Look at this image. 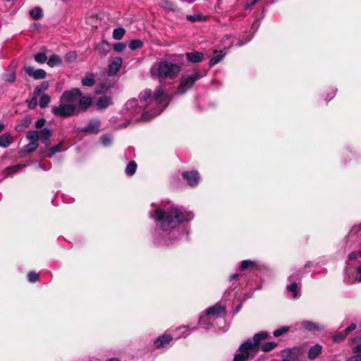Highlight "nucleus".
<instances>
[{
  "label": "nucleus",
  "instance_id": "f704fd0d",
  "mask_svg": "<svg viewBox=\"0 0 361 361\" xmlns=\"http://www.w3.org/2000/svg\"><path fill=\"white\" fill-rule=\"evenodd\" d=\"M276 345H277V343L276 342L269 341V342H266L265 343H264L262 345L261 349L264 352H269V351H271V350L274 349L276 347Z\"/></svg>",
  "mask_w": 361,
  "mask_h": 361
},
{
  "label": "nucleus",
  "instance_id": "79ce46f5",
  "mask_svg": "<svg viewBox=\"0 0 361 361\" xmlns=\"http://www.w3.org/2000/svg\"><path fill=\"white\" fill-rule=\"evenodd\" d=\"M28 281L31 283H35L39 281V276L35 271H30L27 274Z\"/></svg>",
  "mask_w": 361,
  "mask_h": 361
},
{
  "label": "nucleus",
  "instance_id": "aec40b11",
  "mask_svg": "<svg viewBox=\"0 0 361 361\" xmlns=\"http://www.w3.org/2000/svg\"><path fill=\"white\" fill-rule=\"evenodd\" d=\"M301 326L309 331H322L324 327L310 321H303L301 322Z\"/></svg>",
  "mask_w": 361,
  "mask_h": 361
},
{
  "label": "nucleus",
  "instance_id": "c85d7f7f",
  "mask_svg": "<svg viewBox=\"0 0 361 361\" xmlns=\"http://www.w3.org/2000/svg\"><path fill=\"white\" fill-rule=\"evenodd\" d=\"M49 87V82L47 81H43L39 85L37 86L33 94L35 96H39L40 94L47 90Z\"/></svg>",
  "mask_w": 361,
  "mask_h": 361
},
{
  "label": "nucleus",
  "instance_id": "4468645a",
  "mask_svg": "<svg viewBox=\"0 0 361 361\" xmlns=\"http://www.w3.org/2000/svg\"><path fill=\"white\" fill-rule=\"evenodd\" d=\"M37 133V142L39 140L45 145V146H48L49 145V139L52 135V131L49 128H42L39 131L34 130Z\"/></svg>",
  "mask_w": 361,
  "mask_h": 361
},
{
  "label": "nucleus",
  "instance_id": "ea45409f",
  "mask_svg": "<svg viewBox=\"0 0 361 361\" xmlns=\"http://www.w3.org/2000/svg\"><path fill=\"white\" fill-rule=\"evenodd\" d=\"M347 335L348 334H346L345 331V333L341 332V331L337 332L333 336V341L336 343H339L341 341H343L346 337Z\"/></svg>",
  "mask_w": 361,
  "mask_h": 361
},
{
  "label": "nucleus",
  "instance_id": "37998d69",
  "mask_svg": "<svg viewBox=\"0 0 361 361\" xmlns=\"http://www.w3.org/2000/svg\"><path fill=\"white\" fill-rule=\"evenodd\" d=\"M77 58V54L75 51H70L66 55V61L68 63L73 62Z\"/></svg>",
  "mask_w": 361,
  "mask_h": 361
},
{
  "label": "nucleus",
  "instance_id": "ddd939ff",
  "mask_svg": "<svg viewBox=\"0 0 361 361\" xmlns=\"http://www.w3.org/2000/svg\"><path fill=\"white\" fill-rule=\"evenodd\" d=\"M25 73L35 80L44 79L46 78L47 73L43 69H35L32 66L25 68Z\"/></svg>",
  "mask_w": 361,
  "mask_h": 361
},
{
  "label": "nucleus",
  "instance_id": "0eeeda50",
  "mask_svg": "<svg viewBox=\"0 0 361 361\" xmlns=\"http://www.w3.org/2000/svg\"><path fill=\"white\" fill-rule=\"evenodd\" d=\"M358 257H361V250L357 252H353L348 255V259L347 262V268L345 272V279L350 283H355L356 282H361V263H359V266L357 267L356 271L352 269V262L357 259Z\"/></svg>",
  "mask_w": 361,
  "mask_h": 361
},
{
  "label": "nucleus",
  "instance_id": "6e6d98bb",
  "mask_svg": "<svg viewBox=\"0 0 361 361\" xmlns=\"http://www.w3.org/2000/svg\"><path fill=\"white\" fill-rule=\"evenodd\" d=\"M106 361H120V360L116 357H112V358L109 359Z\"/></svg>",
  "mask_w": 361,
  "mask_h": 361
},
{
  "label": "nucleus",
  "instance_id": "393cba45",
  "mask_svg": "<svg viewBox=\"0 0 361 361\" xmlns=\"http://www.w3.org/2000/svg\"><path fill=\"white\" fill-rule=\"evenodd\" d=\"M83 86L92 87L95 82V76L93 73L87 74L81 80Z\"/></svg>",
  "mask_w": 361,
  "mask_h": 361
},
{
  "label": "nucleus",
  "instance_id": "2f4dec72",
  "mask_svg": "<svg viewBox=\"0 0 361 361\" xmlns=\"http://www.w3.org/2000/svg\"><path fill=\"white\" fill-rule=\"evenodd\" d=\"M24 164H17L15 166H8L5 169L6 176H9L16 173L19 169L24 167Z\"/></svg>",
  "mask_w": 361,
  "mask_h": 361
},
{
  "label": "nucleus",
  "instance_id": "de8ad7c7",
  "mask_svg": "<svg viewBox=\"0 0 361 361\" xmlns=\"http://www.w3.org/2000/svg\"><path fill=\"white\" fill-rule=\"evenodd\" d=\"M39 96H35L34 95V97L30 100L29 103H28V107L31 109H34L36 107L37 104V97Z\"/></svg>",
  "mask_w": 361,
  "mask_h": 361
},
{
  "label": "nucleus",
  "instance_id": "603ef678",
  "mask_svg": "<svg viewBox=\"0 0 361 361\" xmlns=\"http://www.w3.org/2000/svg\"><path fill=\"white\" fill-rule=\"evenodd\" d=\"M166 7L169 9L175 10V8L173 6V4L170 1H166Z\"/></svg>",
  "mask_w": 361,
  "mask_h": 361
},
{
  "label": "nucleus",
  "instance_id": "dca6fc26",
  "mask_svg": "<svg viewBox=\"0 0 361 361\" xmlns=\"http://www.w3.org/2000/svg\"><path fill=\"white\" fill-rule=\"evenodd\" d=\"M173 338L171 335L164 334L155 339L154 345L156 348H160L166 346Z\"/></svg>",
  "mask_w": 361,
  "mask_h": 361
},
{
  "label": "nucleus",
  "instance_id": "13d9d810",
  "mask_svg": "<svg viewBox=\"0 0 361 361\" xmlns=\"http://www.w3.org/2000/svg\"><path fill=\"white\" fill-rule=\"evenodd\" d=\"M245 42H239V43H238L237 44H238V46H242V45H243V44H245Z\"/></svg>",
  "mask_w": 361,
  "mask_h": 361
},
{
  "label": "nucleus",
  "instance_id": "473e14b6",
  "mask_svg": "<svg viewBox=\"0 0 361 361\" xmlns=\"http://www.w3.org/2000/svg\"><path fill=\"white\" fill-rule=\"evenodd\" d=\"M186 19L192 23H195L204 20L205 17L200 13H195L193 15H188Z\"/></svg>",
  "mask_w": 361,
  "mask_h": 361
},
{
  "label": "nucleus",
  "instance_id": "1a4fd4ad",
  "mask_svg": "<svg viewBox=\"0 0 361 361\" xmlns=\"http://www.w3.org/2000/svg\"><path fill=\"white\" fill-rule=\"evenodd\" d=\"M300 279L299 274H293L288 278V281L290 282V285L286 287L287 290L292 293V298L297 299L300 296L299 284L297 281Z\"/></svg>",
  "mask_w": 361,
  "mask_h": 361
},
{
  "label": "nucleus",
  "instance_id": "4c0bfd02",
  "mask_svg": "<svg viewBox=\"0 0 361 361\" xmlns=\"http://www.w3.org/2000/svg\"><path fill=\"white\" fill-rule=\"evenodd\" d=\"M16 73L13 71H9L4 75V79L6 82L13 83L16 80Z\"/></svg>",
  "mask_w": 361,
  "mask_h": 361
},
{
  "label": "nucleus",
  "instance_id": "c03bdc74",
  "mask_svg": "<svg viewBox=\"0 0 361 361\" xmlns=\"http://www.w3.org/2000/svg\"><path fill=\"white\" fill-rule=\"evenodd\" d=\"M176 331H181V334L179 335L178 337H181V336L185 337L189 335L188 329V326H180V327L176 329Z\"/></svg>",
  "mask_w": 361,
  "mask_h": 361
},
{
  "label": "nucleus",
  "instance_id": "864d4df0",
  "mask_svg": "<svg viewBox=\"0 0 361 361\" xmlns=\"http://www.w3.org/2000/svg\"><path fill=\"white\" fill-rule=\"evenodd\" d=\"M259 25V23L258 20H255L252 23V28L255 29V30H256L258 28Z\"/></svg>",
  "mask_w": 361,
  "mask_h": 361
},
{
  "label": "nucleus",
  "instance_id": "69168bd1",
  "mask_svg": "<svg viewBox=\"0 0 361 361\" xmlns=\"http://www.w3.org/2000/svg\"><path fill=\"white\" fill-rule=\"evenodd\" d=\"M102 45H108L106 43H103Z\"/></svg>",
  "mask_w": 361,
  "mask_h": 361
},
{
  "label": "nucleus",
  "instance_id": "f8f14e48",
  "mask_svg": "<svg viewBox=\"0 0 361 361\" xmlns=\"http://www.w3.org/2000/svg\"><path fill=\"white\" fill-rule=\"evenodd\" d=\"M101 121L99 119H92L90 121L87 126L80 129V132L88 133L90 134H97L100 130Z\"/></svg>",
  "mask_w": 361,
  "mask_h": 361
},
{
  "label": "nucleus",
  "instance_id": "6e6552de",
  "mask_svg": "<svg viewBox=\"0 0 361 361\" xmlns=\"http://www.w3.org/2000/svg\"><path fill=\"white\" fill-rule=\"evenodd\" d=\"M200 78V73L197 71H195L190 74L183 75L180 78V85L178 87V94H184Z\"/></svg>",
  "mask_w": 361,
  "mask_h": 361
},
{
  "label": "nucleus",
  "instance_id": "5701e85b",
  "mask_svg": "<svg viewBox=\"0 0 361 361\" xmlns=\"http://www.w3.org/2000/svg\"><path fill=\"white\" fill-rule=\"evenodd\" d=\"M66 148L62 147V143H59L54 147L48 148L44 152V154L47 157H51L55 153L66 151Z\"/></svg>",
  "mask_w": 361,
  "mask_h": 361
},
{
  "label": "nucleus",
  "instance_id": "412c9836",
  "mask_svg": "<svg viewBox=\"0 0 361 361\" xmlns=\"http://www.w3.org/2000/svg\"><path fill=\"white\" fill-rule=\"evenodd\" d=\"M112 104L111 98L109 96H103L99 97L96 103L98 109H106Z\"/></svg>",
  "mask_w": 361,
  "mask_h": 361
},
{
  "label": "nucleus",
  "instance_id": "3c124183",
  "mask_svg": "<svg viewBox=\"0 0 361 361\" xmlns=\"http://www.w3.org/2000/svg\"><path fill=\"white\" fill-rule=\"evenodd\" d=\"M356 324H351L345 330L347 334H348L350 331L355 330L356 329Z\"/></svg>",
  "mask_w": 361,
  "mask_h": 361
},
{
  "label": "nucleus",
  "instance_id": "f3484780",
  "mask_svg": "<svg viewBox=\"0 0 361 361\" xmlns=\"http://www.w3.org/2000/svg\"><path fill=\"white\" fill-rule=\"evenodd\" d=\"M123 60L121 57H116L109 64L108 73L112 76L117 73L122 66Z\"/></svg>",
  "mask_w": 361,
  "mask_h": 361
},
{
  "label": "nucleus",
  "instance_id": "9d476101",
  "mask_svg": "<svg viewBox=\"0 0 361 361\" xmlns=\"http://www.w3.org/2000/svg\"><path fill=\"white\" fill-rule=\"evenodd\" d=\"M26 137L30 142L23 147V152L30 154L35 152L39 146L37 133L28 131L26 134Z\"/></svg>",
  "mask_w": 361,
  "mask_h": 361
},
{
  "label": "nucleus",
  "instance_id": "39448f33",
  "mask_svg": "<svg viewBox=\"0 0 361 361\" xmlns=\"http://www.w3.org/2000/svg\"><path fill=\"white\" fill-rule=\"evenodd\" d=\"M268 336L269 334L266 331L255 334L253 341L249 339L240 345L238 353L234 356L233 361H246L249 358L254 357L258 352L261 341Z\"/></svg>",
  "mask_w": 361,
  "mask_h": 361
},
{
  "label": "nucleus",
  "instance_id": "49530a36",
  "mask_svg": "<svg viewBox=\"0 0 361 361\" xmlns=\"http://www.w3.org/2000/svg\"><path fill=\"white\" fill-rule=\"evenodd\" d=\"M288 327H281L279 329H276L274 331V336H276V337H278V336H281L283 334L286 333V331H288Z\"/></svg>",
  "mask_w": 361,
  "mask_h": 361
},
{
  "label": "nucleus",
  "instance_id": "0e129e2a",
  "mask_svg": "<svg viewBox=\"0 0 361 361\" xmlns=\"http://www.w3.org/2000/svg\"><path fill=\"white\" fill-rule=\"evenodd\" d=\"M240 308V305H239V306L238 307V310H237V311H238Z\"/></svg>",
  "mask_w": 361,
  "mask_h": 361
},
{
  "label": "nucleus",
  "instance_id": "2eb2a0df",
  "mask_svg": "<svg viewBox=\"0 0 361 361\" xmlns=\"http://www.w3.org/2000/svg\"><path fill=\"white\" fill-rule=\"evenodd\" d=\"M92 104V99L90 97L82 96V92L80 91V94L78 97V100L77 102L78 108V114L81 111H85Z\"/></svg>",
  "mask_w": 361,
  "mask_h": 361
},
{
  "label": "nucleus",
  "instance_id": "5fc2aeb1",
  "mask_svg": "<svg viewBox=\"0 0 361 361\" xmlns=\"http://www.w3.org/2000/svg\"><path fill=\"white\" fill-rule=\"evenodd\" d=\"M239 276L238 274H234L230 276V280H233L237 279Z\"/></svg>",
  "mask_w": 361,
  "mask_h": 361
},
{
  "label": "nucleus",
  "instance_id": "4d7b16f0",
  "mask_svg": "<svg viewBox=\"0 0 361 361\" xmlns=\"http://www.w3.org/2000/svg\"><path fill=\"white\" fill-rule=\"evenodd\" d=\"M4 128V125L3 123H0V132H1Z\"/></svg>",
  "mask_w": 361,
  "mask_h": 361
},
{
  "label": "nucleus",
  "instance_id": "a878e982",
  "mask_svg": "<svg viewBox=\"0 0 361 361\" xmlns=\"http://www.w3.org/2000/svg\"><path fill=\"white\" fill-rule=\"evenodd\" d=\"M12 142V138L9 133H4L0 136V147L6 148Z\"/></svg>",
  "mask_w": 361,
  "mask_h": 361
},
{
  "label": "nucleus",
  "instance_id": "8fccbe9b",
  "mask_svg": "<svg viewBox=\"0 0 361 361\" xmlns=\"http://www.w3.org/2000/svg\"><path fill=\"white\" fill-rule=\"evenodd\" d=\"M300 355V352H289L288 357L293 360H297Z\"/></svg>",
  "mask_w": 361,
  "mask_h": 361
},
{
  "label": "nucleus",
  "instance_id": "a18cd8bd",
  "mask_svg": "<svg viewBox=\"0 0 361 361\" xmlns=\"http://www.w3.org/2000/svg\"><path fill=\"white\" fill-rule=\"evenodd\" d=\"M126 48V44L123 42H118L114 45V49L117 52H121Z\"/></svg>",
  "mask_w": 361,
  "mask_h": 361
},
{
  "label": "nucleus",
  "instance_id": "b1692460",
  "mask_svg": "<svg viewBox=\"0 0 361 361\" xmlns=\"http://www.w3.org/2000/svg\"><path fill=\"white\" fill-rule=\"evenodd\" d=\"M47 64L50 67H54L62 64V59L57 54H52L47 59Z\"/></svg>",
  "mask_w": 361,
  "mask_h": 361
},
{
  "label": "nucleus",
  "instance_id": "4be33fe9",
  "mask_svg": "<svg viewBox=\"0 0 361 361\" xmlns=\"http://www.w3.org/2000/svg\"><path fill=\"white\" fill-rule=\"evenodd\" d=\"M322 346L319 344H316L314 346H312L308 352V358L311 360L317 358L322 353Z\"/></svg>",
  "mask_w": 361,
  "mask_h": 361
},
{
  "label": "nucleus",
  "instance_id": "a211bd4d",
  "mask_svg": "<svg viewBox=\"0 0 361 361\" xmlns=\"http://www.w3.org/2000/svg\"><path fill=\"white\" fill-rule=\"evenodd\" d=\"M185 57L191 63H199L203 60L204 54L198 51L188 52L185 54Z\"/></svg>",
  "mask_w": 361,
  "mask_h": 361
},
{
  "label": "nucleus",
  "instance_id": "f257e3e1",
  "mask_svg": "<svg viewBox=\"0 0 361 361\" xmlns=\"http://www.w3.org/2000/svg\"><path fill=\"white\" fill-rule=\"evenodd\" d=\"M152 207L149 217L157 222L153 238L161 245H169L176 241L180 235V224L195 217L192 212L170 202H161L158 207L152 203Z\"/></svg>",
  "mask_w": 361,
  "mask_h": 361
},
{
  "label": "nucleus",
  "instance_id": "72a5a7b5",
  "mask_svg": "<svg viewBox=\"0 0 361 361\" xmlns=\"http://www.w3.org/2000/svg\"><path fill=\"white\" fill-rule=\"evenodd\" d=\"M126 32V30L123 27L115 28L113 31V38L115 39H121L123 38Z\"/></svg>",
  "mask_w": 361,
  "mask_h": 361
},
{
  "label": "nucleus",
  "instance_id": "423d86ee",
  "mask_svg": "<svg viewBox=\"0 0 361 361\" xmlns=\"http://www.w3.org/2000/svg\"><path fill=\"white\" fill-rule=\"evenodd\" d=\"M225 314L224 307L217 303L204 311V314L200 317L199 323L208 329L215 319L224 317Z\"/></svg>",
  "mask_w": 361,
  "mask_h": 361
},
{
  "label": "nucleus",
  "instance_id": "58836bf2",
  "mask_svg": "<svg viewBox=\"0 0 361 361\" xmlns=\"http://www.w3.org/2000/svg\"><path fill=\"white\" fill-rule=\"evenodd\" d=\"M35 60L37 63L42 64L47 61V57L44 53H38L35 55Z\"/></svg>",
  "mask_w": 361,
  "mask_h": 361
},
{
  "label": "nucleus",
  "instance_id": "e433bc0d",
  "mask_svg": "<svg viewBox=\"0 0 361 361\" xmlns=\"http://www.w3.org/2000/svg\"><path fill=\"white\" fill-rule=\"evenodd\" d=\"M142 45H143V42L141 40L133 39L130 42L128 46L131 50H135L137 49L142 47Z\"/></svg>",
  "mask_w": 361,
  "mask_h": 361
},
{
  "label": "nucleus",
  "instance_id": "c756f323",
  "mask_svg": "<svg viewBox=\"0 0 361 361\" xmlns=\"http://www.w3.org/2000/svg\"><path fill=\"white\" fill-rule=\"evenodd\" d=\"M137 169V164L135 161H130L126 168V173L128 176H133L135 174Z\"/></svg>",
  "mask_w": 361,
  "mask_h": 361
},
{
  "label": "nucleus",
  "instance_id": "20e7f679",
  "mask_svg": "<svg viewBox=\"0 0 361 361\" xmlns=\"http://www.w3.org/2000/svg\"><path fill=\"white\" fill-rule=\"evenodd\" d=\"M180 71V66L178 64L167 60L159 61L150 68L152 78L158 80L160 83L165 80L175 79Z\"/></svg>",
  "mask_w": 361,
  "mask_h": 361
},
{
  "label": "nucleus",
  "instance_id": "680f3d73",
  "mask_svg": "<svg viewBox=\"0 0 361 361\" xmlns=\"http://www.w3.org/2000/svg\"><path fill=\"white\" fill-rule=\"evenodd\" d=\"M39 168L44 169L40 164L38 165Z\"/></svg>",
  "mask_w": 361,
  "mask_h": 361
},
{
  "label": "nucleus",
  "instance_id": "09e8293b",
  "mask_svg": "<svg viewBox=\"0 0 361 361\" xmlns=\"http://www.w3.org/2000/svg\"><path fill=\"white\" fill-rule=\"evenodd\" d=\"M45 123L46 120L44 118H40L35 122V126L37 128L41 129L44 127Z\"/></svg>",
  "mask_w": 361,
  "mask_h": 361
},
{
  "label": "nucleus",
  "instance_id": "cd10ccee",
  "mask_svg": "<svg viewBox=\"0 0 361 361\" xmlns=\"http://www.w3.org/2000/svg\"><path fill=\"white\" fill-rule=\"evenodd\" d=\"M353 353L355 355L349 357L347 361H361V343L354 348Z\"/></svg>",
  "mask_w": 361,
  "mask_h": 361
},
{
  "label": "nucleus",
  "instance_id": "e2e57ef3",
  "mask_svg": "<svg viewBox=\"0 0 361 361\" xmlns=\"http://www.w3.org/2000/svg\"><path fill=\"white\" fill-rule=\"evenodd\" d=\"M309 267V264H305V267L306 268V267Z\"/></svg>",
  "mask_w": 361,
  "mask_h": 361
},
{
  "label": "nucleus",
  "instance_id": "6ab92c4d",
  "mask_svg": "<svg viewBox=\"0 0 361 361\" xmlns=\"http://www.w3.org/2000/svg\"><path fill=\"white\" fill-rule=\"evenodd\" d=\"M214 56H212L209 61V66L212 67L219 63L226 54V51L224 50L214 51Z\"/></svg>",
  "mask_w": 361,
  "mask_h": 361
},
{
  "label": "nucleus",
  "instance_id": "7ed1b4c3",
  "mask_svg": "<svg viewBox=\"0 0 361 361\" xmlns=\"http://www.w3.org/2000/svg\"><path fill=\"white\" fill-rule=\"evenodd\" d=\"M80 94V90L78 88L63 92L59 105L52 106L51 113L56 116L63 118L78 114L77 102Z\"/></svg>",
  "mask_w": 361,
  "mask_h": 361
},
{
  "label": "nucleus",
  "instance_id": "bb28decb",
  "mask_svg": "<svg viewBox=\"0 0 361 361\" xmlns=\"http://www.w3.org/2000/svg\"><path fill=\"white\" fill-rule=\"evenodd\" d=\"M257 264L255 261L246 259V260H243L241 262L240 266V269L242 271L245 270L247 269H252L257 268Z\"/></svg>",
  "mask_w": 361,
  "mask_h": 361
},
{
  "label": "nucleus",
  "instance_id": "bf43d9fd",
  "mask_svg": "<svg viewBox=\"0 0 361 361\" xmlns=\"http://www.w3.org/2000/svg\"><path fill=\"white\" fill-rule=\"evenodd\" d=\"M188 3H192L195 0H186Z\"/></svg>",
  "mask_w": 361,
  "mask_h": 361
},
{
  "label": "nucleus",
  "instance_id": "052dcab7",
  "mask_svg": "<svg viewBox=\"0 0 361 361\" xmlns=\"http://www.w3.org/2000/svg\"><path fill=\"white\" fill-rule=\"evenodd\" d=\"M281 361H290V360H288V359H283V360H282Z\"/></svg>",
  "mask_w": 361,
  "mask_h": 361
},
{
  "label": "nucleus",
  "instance_id": "a19ab883",
  "mask_svg": "<svg viewBox=\"0 0 361 361\" xmlns=\"http://www.w3.org/2000/svg\"><path fill=\"white\" fill-rule=\"evenodd\" d=\"M100 140L104 147L109 146L112 142V137L107 135H102Z\"/></svg>",
  "mask_w": 361,
  "mask_h": 361
},
{
  "label": "nucleus",
  "instance_id": "f03ea898",
  "mask_svg": "<svg viewBox=\"0 0 361 361\" xmlns=\"http://www.w3.org/2000/svg\"><path fill=\"white\" fill-rule=\"evenodd\" d=\"M169 102V97L164 92L161 87L156 90L154 96L152 90L147 89L140 94V104L135 99H129L122 111L133 122L148 121L160 114Z\"/></svg>",
  "mask_w": 361,
  "mask_h": 361
},
{
  "label": "nucleus",
  "instance_id": "c9c22d12",
  "mask_svg": "<svg viewBox=\"0 0 361 361\" xmlns=\"http://www.w3.org/2000/svg\"><path fill=\"white\" fill-rule=\"evenodd\" d=\"M50 102V97L48 94H42L40 97L39 106L42 109L46 108Z\"/></svg>",
  "mask_w": 361,
  "mask_h": 361
},
{
  "label": "nucleus",
  "instance_id": "9b49d317",
  "mask_svg": "<svg viewBox=\"0 0 361 361\" xmlns=\"http://www.w3.org/2000/svg\"><path fill=\"white\" fill-rule=\"evenodd\" d=\"M182 177L191 187H196L200 180V173L197 171H189L182 173Z\"/></svg>",
  "mask_w": 361,
  "mask_h": 361
},
{
  "label": "nucleus",
  "instance_id": "7c9ffc66",
  "mask_svg": "<svg viewBox=\"0 0 361 361\" xmlns=\"http://www.w3.org/2000/svg\"><path fill=\"white\" fill-rule=\"evenodd\" d=\"M30 15L34 20H37L42 16V10L39 7H35L30 11Z\"/></svg>",
  "mask_w": 361,
  "mask_h": 361
}]
</instances>
